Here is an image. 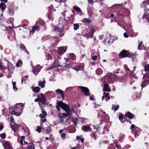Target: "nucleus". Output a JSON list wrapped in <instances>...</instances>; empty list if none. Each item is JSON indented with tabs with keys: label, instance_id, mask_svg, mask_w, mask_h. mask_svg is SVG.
Returning <instances> with one entry per match:
<instances>
[{
	"label": "nucleus",
	"instance_id": "23",
	"mask_svg": "<svg viewBox=\"0 0 149 149\" xmlns=\"http://www.w3.org/2000/svg\"><path fill=\"white\" fill-rule=\"evenodd\" d=\"M20 48L22 50H24L25 52H26V53L28 54H29V52L26 49L25 46L23 44H22L20 45Z\"/></svg>",
	"mask_w": 149,
	"mask_h": 149
},
{
	"label": "nucleus",
	"instance_id": "64",
	"mask_svg": "<svg viewBox=\"0 0 149 149\" xmlns=\"http://www.w3.org/2000/svg\"><path fill=\"white\" fill-rule=\"evenodd\" d=\"M66 134L65 133H63L61 135V137L62 138H63L65 136Z\"/></svg>",
	"mask_w": 149,
	"mask_h": 149
},
{
	"label": "nucleus",
	"instance_id": "25",
	"mask_svg": "<svg viewBox=\"0 0 149 149\" xmlns=\"http://www.w3.org/2000/svg\"><path fill=\"white\" fill-rule=\"evenodd\" d=\"M59 66H60V65L59 63H56L55 62L54 63L52 67H49V69H48V70L51 69L52 68H54L58 67H59Z\"/></svg>",
	"mask_w": 149,
	"mask_h": 149
},
{
	"label": "nucleus",
	"instance_id": "30",
	"mask_svg": "<svg viewBox=\"0 0 149 149\" xmlns=\"http://www.w3.org/2000/svg\"><path fill=\"white\" fill-rule=\"evenodd\" d=\"M21 113L22 112H21L18 113L17 112L14 111H12L11 112V113L12 115H14L17 116H19L21 115Z\"/></svg>",
	"mask_w": 149,
	"mask_h": 149
},
{
	"label": "nucleus",
	"instance_id": "41",
	"mask_svg": "<svg viewBox=\"0 0 149 149\" xmlns=\"http://www.w3.org/2000/svg\"><path fill=\"white\" fill-rule=\"evenodd\" d=\"M119 107V105H117V106L116 107H114V105L113 104L112 105V110H114L115 111L118 110Z\"/></svg>",
	"mask_w": 149,
	"mask_h": 149
},
{
	"label": "nucleus",
	"instance_id": "19",
	"mask_svg": "<svg viewBox=\"0 0 149 149\" xmlns=\"http://www.w3.org/2000/svg\"><path fill=\"white\" fill-rule=\"evenodd\" d=\"M42 123L41 122L40 123V125L41 127H40L39 126H37L36 127L37 128L36 129V130L38 132V133H40L41 132V129H42L44 130V128L42 127Z\"/></svg>",
	"mask_w": 149,
	"mask_h": 149
},
{
	"label": "nucleus",
	"instance_id": "59",
	"mask_svg": "<svg viewBox=\"0 0 149 149\" xmlns=\"http://www.w3.org/2000/svg\"><path fill=\"white\" fill-rule=\"evenodd\" d=\"M94 96L93 95H91L89 97L90 99L91 100H94V98H93Z\"/></svg>",
	"mask_w": 149,
	"mask_h": 149
},
{
	"label": "nucleus",
	"instance_id": "48",
	"mask_svg": "<svg viewBox=\"0 0 149 149\" xmlns=\"http://www.w3.org/2000/svg\"><path fill=\"white\" fill-rule=\"evenodd\" d=\"M28 78V76H25L24 77H23L22 78V80H21V82H22V84H23V81H25Z\"/></svg>",
	"mask_w": 149,
	"mask_h": 149
},
{
	"label": "nucleus",
	"instance_id": "24",
	"mask_svg": "<svg viewBox=\"0 0 149 149\" xmlns=\"http://www.w3.org/2000/svg\"><path fill=\"white\" fill-rule=\"evenodd\" d=\"M6 8V5L5 3H1L0 4V8H1L2 12L5 10Z\"/></svg>",
	"mask_w": 149,
	"mask_h": 149
},
{
	"label": "nucleus",
	"instance_id": "14",
	"mask_svg": "<svg viewBox=\"0 0 149 149\" xmlns=\"http://www.w3.org/2000/svg\"><path fill=\"white\" fill-rule=\"evenodd\" d=\"M110 94L107 93H103V95L102 96V100H103L104 97H106L105 98V100L106 101H107L108 100H109L110 99V97L109 96Z\"/></svg>",
	"mask_w": 149,
	"mask_h": 149
},
{
	"label": "nucleus",
	"instance_id": "4",
	"mask_svg": "<svg viewBox=\"0 0 149 149\" xmlns=\"http://www.w3.org/2000/svg\"><path fill=\"white\" fill-rule=\"evenodd\" d=\"M38 98L39 99V101L42 104H46V99L44 95L42 93L40 95L38 96Z\"/></svg>",
	"mask_w": 149,
	"mask_h": 149
},
{
	"label": "nucleus",
	"instance_id": "56",
	"mask_svg": "<svg viewBox=\"0 0 149 149\" xmlns=\"http://www.w3.org/2000/svg\"><path fill=\"white\" fill-rule=\"evenodd\" d=\"M60 30V28H59V27H56L55 28V31H58V33H59V31Z\"/></svg>",
	"mask_w": 149,
	"mask_h": 149
},
{
	"label": "nucleus",
	"instance_id": "7",
	"mask_svg": "<svg viewBox=\"0 0 149 149\" xmlns=\"http://www.w3.org/2000/svg\"><path fill=\"white\" fill-rule=\"evenodd\" d=\"M129 56L127 51L125 50H123L119 54V58H122L125 57Z\"/></svg>",
	"mask_w": 149,
	"mask_h": 149
},
{
	"label": "nucleus",
	"instance_id": "13",
	"mask_svg": "<svg viewBox=\"0 0 149 149\" xmlns=\"http://www.w3.org/2000/svg\"><path fill=\"white\" fill-rule=\"evenodd\" d=\"M145 71L147 72H148L144 75V77H148V78L149 79V65L147 64L145 65Z\"/></svg>",
	"mask_w": 149,
	"mask_h": 149
},
{
	"label": "nucleus",
	"instance_id": "6",
	"mask_svg": "<svg viewBox=\"0 0 149 149\" xmlns=\"http://www.w3.org/2000/svg\"><path fill=\"white\" fill-rule=\"evenodd\" d=\"M99 114L98 115L102 116V118L103 120H107L108 119V116L105 114L104 112H103L102 110H100L99 111Z\"/></svg>",
	"mask_w": 149,
	"mask_h": 149
},
{
	"label": "nucleus",
	"instance_id": "22",
	"mask_svg": "<svg viewBox=\"0 0 149 149\" xmlns=\"http://www.w3.org/2000/svg\"><path fill=\"white\" fill-rule=\"evenodd\" d=\"M33 91L35 93H38L39 92L40 90V88L38 87H35L34 88L32 87Z\"/></svg>",
	"mask_w": 149,
	"mask_h": 149
},
{
	"label": "nucleus",
	"instance_id": "9",
	"mask_svg": "<svg viewBox=\"0 0 149 149\" xmlns=\"http://www.w3.org/2000/svg\"><path fill=\"white\" fill-rule=\"evenodd\" d=\"M136 68V67L134 66L133 67V71L131 72V82H134L135 80L137 78V76L134 73V69Z\"/></svg>",
	"mask_w": 149,
	"mask_h": 149
},
{
	"label": "nucleus",
	"instance_id": "39",
	"mask_svg": "<svg viewBox=\"0 0 149 149\" xmlns=\"http://www.w3.org/2000/svg\"><path fill=\"white\" fill-rule=\"evenodd\" d=\"M74 9L77 12L80 13L81 12V9L77 7H74Z\"/></svg>",
	"mask_w": 149,
	"mask_h": 149
},
{
	"label": "nucleus",
	"instance_id": "37",
	"mask_svg": "<svg viewBox=\"0 0 149 149\" xmlns=\"http://www.w3.org/2000/svg\"><path fill=\"white\" fill-rule=\"evenodd\" d=\"M13 126L14 127L15 131H14V132H15V130L19 128V125L16 124L15 123H13Z\"/></svg>",
	"mask_w": 149,
	"mask_h": 149
},
{
	"label": "nucleus",
	"instance_id": "43",
	"mask_svg": "<svg viewBox=\"0 0 149 149\" xmlns=\"http://www.w3.org/2000/svg\"><path fill=\"white\" fill-rule=\"evenodd\" d=\"M84 22L86 24H88L91 23V21L90 20L85 18L84 19Z\"/></svg>",
	"mask_w": 149,
	"mask_h": 149
},
{
	"label": "nucleus",
	"instance_id": "17",
	"mask_svg": "<svg viewBox=\"0 0 149 149\" xmlns=\"http://www.w3.org/2000/svg\"><path fill=\"white\" fill-rule=\"evenodd\" d=\"M103 90L104 91H107L109 92L111 91V89L109 88L108 84H104Z\"/></svg>",
	"mask_w": 149,
	"mask_h": 149
},
{
	"label": "nucleus",
	"instance_id": "52",
	"mask_svg": "<svg viewBox=\"0 0 149 149\" xmlns=\"http://www.w3.org/2000/svg\"><path fill=\"white\" fill-rule=\"evenodd\" d=\"M77 119H75L73 120L72 122L73 123H74V124L75 126L77 123Z\"/></svg>",
	"mask_w": 149,
	"mask_h": 149
},
{
	"label": "nucleus",
	"instance_id": "60",
	"mask_svg": "<svg viewBox=\"0 0 149 149\" xmlns=\"http://www.w3.org/2000/svg\"><path fill=\"white\" fill-rule=\"evenodd\" d=\"M73 88L72 87H70L67 88L66 89V91H69L70 90H71Z\"/></svg>",
	"mask_w": 149,
	"mask_h": 149
},
{
	"label": "nucleus",
	"instance_id": "20",
	"mask_svg": "<svg viewBox=\"0 0 149 149\" xmlns=\"http://www.w3.org/2000/svg\"><path fill=\"white\" fill-rule=\"evenodd\" d=\"M45 82L46 81L45 80H43V81H39L38 85L42 88H43L45 86Z\"/></svg>",
	"mask_w": 149,
	"mask_h": 149
},
{
	"label": "nucleus",
	"instance_id": "27",
	"mask_svg": "<svg viewBox=\"0 0 149 149\" xmlns=\"http://www.w3.org/2000/svg\"><path fill=\"white\" fill-rule=\"evenodd\" d=\"M145 18H146V19L149 22V14H144L142 18L143 19H144Z\"/></svg>",
	"mask_w": 149,
	"mask_h": 149
},
{
	"label": "nucleus",
	"instance_id": "12",
	"mask_svg": "<svg viewBox=\"0 0 149 149\" xmlns=\"http://www.w3.org/2000/svg\"><path fill=\"white\" fill-rule=\"evenodd\" d=\"M66 47H59L58 49V51L59 54H63L66 50Z\"/></svg>",
	"mask_w": 149,
	"mask_h": 149
},
{
	"label": "nucleus",
	"instance_id": "1",
	"mask_svg": "<svg viewBox=\"0 0 149 149\" xmlns=\"http://www.w3.org/2000/svg\"><path fill=\"white\" fill-rule=\"evenodd\" d=\"M61 107L62 108L64 109L66 112L68 113V109H69V106L68 105L65 104V103H63L61 101H58L57 102L56 108L58 110L60 111Z\"/></svg>",
	"mask_w": 149,
	"mask_h": 149
},
{
	"label": "nucleus",
	"instance_id": "26",
	"mask_svg": "<svg viewBox=\"0 0 149 149\" xmlns=\"http://www.w3.org/2000/svg\"><path fill=\"white\" fill-rule=\"evenodd\" d=\"M67 114H66L65 113H63V114L64 116L65 117H68V116H69L70 117L71 116V111H70V107H69V109H68V113L66 112Z\"/></svg>",
	"mask_w": 149,
	"mask_h": 149
},
{
	"label": "nucleus",
	"instance_id": "47",
	"mask_svg": "<svg viewBox=\"0 0 149 149\" xmlns=\"http://www.w3.org/2000/svg\"><path fill=\"white\" fill-rule=\"evenodd\" d=\"M22 61L20 60H19L16 63V66L17 67H19L22 64Z\"/></svg>",
	"mask_w": 149,
	"mask_h": 149
},
{
	"label": "nucleus",
	"instance_id": "57",
	"mask_svg": "<svg viewBox=\"0 0 149 149\" xmlns=\"http://www.w3.org/2000/svg\"><path fill=\"white\" fill-rule=\"evenodd\" d=\"M62 65L63 66L66 67L67 68H68L69 67V65L68 64L65 63H63Z\"/></svg>",
	"mask_w": 149,
	"mask_h": 149
},
{
	"label": "nucleus",
	"instance_id": "31",
	"mask_svg": "<svg viewBox=\"0 0 149 149\" xmlns=\"http://www.w3.org/2000/svg\"><path fill=\"white\" fill-rule=\"evenodd\" d=\"M0 69H1L4 70L7 69L8 68L7 66H4L2 65V62L0 61Z\"/></svg>",
	"mask_w": 149,
	"mask_h": 149
},
{
	"label": "nucleus",
	"instance_id": "11",
	"mask_svg": "<svg viewBox=\"0 0 149 149\" xmlns=\"http://www.w3.org/2000/svg\"><path fill=\"white\" fill-rule=\"evenodd\" d=\"M143 78L145 80L141 84V86L142 88L146 86L147 85V84L149 82V79H148V77H143Z\"/></svg>",
	"mask_w": 149,
	"mask_h": 149
},
{
	"label": "nucleus",
	"instance_id": "36",
	"mask_svg": "<svg viewBox=\"0 0 149 149\" xmlns=\"http://www.w3.org/2000/svg\"><path fill=\"white\" fill-rule=\"evenodd\" d=\"M69 57L70 59L73 60L76 58L75 55L73 53H71L69 54Z\"/></svg>",
	"mask_w": 149,
	"mask_h": 149
},
{
	"label": "nucleus",
	"instance_id": "33",
	"mask_svg": "<svg viewBox=\"0 0 149 149\" xmlns=\"http://www.w3.org/2000/svg\"><path fill=\"white\" fill-rule=\"evenodd\" d=\"M95 31V30L93 28L91 30L89 33V35L90 36V37L92 38L93 35V33Z\"/></svg>",
	"mask_w": 149,
	"mask_h": 149
},
{
	"label": "nucleus",
	"instance_id": "34",
	"mask_svg": "<svg viewBox=\"0 0 149 149\" xmlns=\"http://www.w3.org/2000/svg\"><path fill=\"white\" fill-rule=\"evenodd\" d=\"M13 123H14V122L13 119V118H10V125L11 126L12 130L13 131H15V130L14 129V127L13 126Z\"/></svg>",
	"mask_w": 149,
	"mask_h": 149
},
{
	"label": "nucleus",
	"instance_id": "15",
	"mask_svg": "<svg viewBox=\"0 0 149 149\" xmlns=\"http://www.w3.org/2000/svg\"><path fill=\"white\" fill-rule=\"evenodd\" d=\"M24 105L21 103L17 104H16L15 108V110L16 111H18V110H17V108H19L20 109H23V108L24 107Z\"/></svg>",
	"mask_w": 149,
	"mask_h": 149
},
{
	"label": "nucleus",
	"instance_id": "51",
	"mask_svg": "<svg viewBox=\"0 0 149 149\" xmlns=\"http://www.w3.org/2000/svg\"><path fill=\"white\" fill-rule=\"evenodd\" d=\"M124 67L125 69V71H127L129 70L127 67V65H124Z\"/></svg>",
	"mask_w": 149,
	"mask_h": 149
},
{
	"label": "nucleus",
	"instance_id": "62",
	"mask_svg": "<svg viewBox=\"0 0 149 149\" xmlns=\"http://www.w3.org/2000/svg\"><path fill=\"white\" fill-rule=\"evenodd\" d=\"M47 56H48V58H47L48 60H49L50 59H52L50 55L48 54Z\"/></svg>",
	"mask_w": 149,
	"mask_h": 149
},
{
	"label": "nucleus",
	"instance_id": "10",
	"mask_svg": "<svg viewBox=\"0 0 149 149\" xmlns=\"http://www.w3.org/2000/svg\"><path fill=\"white\" fill-rule=\"evenodd\" d=\"M81 130L84 132H87L91 131V128L88 125L83 126L81 127Z\"/></svg>",
	"mask_w": 149,
	"mask_h": 149
},
{
	"label": "nucleus",
	"instance_id": "38",
	"mask_svg": "<svg viewBox=\"0 0 149 149\" xmlns=\"http://www.w3.org/2000/svg\"><path fill=\"white\" fill-rule=\"evenodd\" d=\"M52 42L55 45H56L58 43V39L57 38H55L54 39L52 40Z\"/></svg>",
	"mask_w": 149,
	"mask_h": 149
},
{
	"label": "nucleus",
	"instance_id": "3",
	"mask_svg": "<svg viewBox=\"0 0 149 149\" xmlns=\"http://www.w3.org/2000/svg\"><path fill=\"white\" fill-rule=\"evenodd\" d=\"M42 67L39 65H36L32 70V72L35 75H37L40 71Z\"/></svg>",
	"mask_w": 149,
	"mask_h": 149
},
{
	"label": "nucleus",
	"instance_id": "58",
	"mask_svg": "<svg viewBox=\"0 0 149 149\" xmlns=\"http://www.w3.org/2000/svg\"><path fill=\"white\" fill-rule=\"evenodd\" d=\"M97 57V56H93L92 57V59L94 61H95L96 60Z\"/></svg>",
	"mask_w": 149,
	"mask_h": 149
},
{
	"label": "nucleus",
	"instance_id": "21",
	"mask_svg": "<svg viewBox=\"0 0 149 149\" xmlns=\"http://www.w3.org/2000/svg\"><path fill=\"white\" fill-rule=\"evenodd\" d=\"M126 114V116L130 119H132L134 117L133 114L130 112H128Z\"/></svg>",
	"mask_w": 149,
	"mask_h": 149
},
{
	"label": "nucleus",
	"instance_id": "18",
	"mask_svg": "<svg viewBox=\"0 0 149 149\" xmlns=\"http://www.w3.org/2000/svg\"><path fill=\"white\" fill-rule=\"evenodd\" d=\"M3 147L6 149H10L11 146L10 144L8 143V142L7 141L5 142L3 144Z\"/></svg>",
	"mask_w": 149,
	"mask_h": 149
},
{
	"label": "nucleus",
	"instance_id": "63",
	"mask_svg": "<svg viewBox=\"0 0 149 149\" xmlns=\"http://www.w3.org/2000/svg\"><path fill=\"white\" fill-rule=\"evenodd\" d=\"M116 147L117 148H118V149H120V147L119 145H118V144H116Z\"/></svg>",
	"mask_w": 149,
	"mask_h": 149
},
{
	"label": "nucleus",
	"instance_id": "55",
	"mask_svg": "<svg viewBox=\"0 0 149 149\" xmlns=\"http://www.w3.org/2000/svg\"><path fill=\"white\" fill-rule=\"evenodd\" d=\"M63 116H59V119H60V121L61 122H63Z\"/></svg>",
	"mask_w": 149,
	"mask_h": 149
},
{
	"label": "nucleus",
	"instance_id": "46",
	"mask_svg": "<svg viewBox=\"0 0 149 149\" xmlns=\"http://www.w3.org/2000/svg\"><path fill=\"white\" fill-rule=\"evenodd\" d=\"M78 68L80 70H83L84 68V65H79L78 66Z\"/></svg>",
	"mask_w": 149,
	"mask_h": 149
},
{
	"label": "nucleus",
	"instance_id": "61",
	"mask_svg": "<svg viewBox=\"0 0 149 149\" xmlns=\"http://www.w3.org/2000/svg\"><path fill=\"white\" fill-rule=\"evenodd\" d=\"M124 36L126 38H127L129 37V36L127 35L126 33H124Z\"/></svg>",
	"mask_w": 149,
	"mask_h": 149
},
{
	"label": "nucleus",
	"instance_id": "28",
	"mask_svg": "<svg viewBox=\"0 0 149 149\" xmlns=\"http://www.w3.org/2000/svg\"><path fill=\"white\" fill-rule=\"evenodd\" d=\"M96 73L98 75L101 74L102 73V69L100 68H98L97 69L96 71Z\"/></svg>",
	"mask_w": 149,
	"mask_h": 149
},
{
	"label": "nucleus",
	"instance_id": "35",
	"mask_svg": "<svg viewBox=\"0 0 149 149\" xmlns=\"http://www.w3.org/2000/svg\"><path fill=\"white\" fill-rule=\"evenodd\" d=\"M91 136L92 138H93L94 140H96L97 135H96V133L95 132H92Z\"/></svg>",
	"mask_w": 149,
	"mask_h": 149
},
{
	"label": "nucleus",
	"instance_id": "16",
	"mask_svg": "<svg viewBox=\"0 0 149 149\" xmlns=\"http://www.w3.org/2000/svg\"><path fill=\"white\" fill-rule=\"evenodd\" d=\"M42 113L40 114V116L41 118H45L47 116V113L44 109L42 108Z\"/></svg>",
	"mask_w": 149,
	"mask_h": 149
},
{
	"label": "nucleus",
	"instance_id": "42",
	"mask_svg": "<svg viewBox=\"0 0 149 149\" xmlns=\"http://www.w3.org/2000/svg\"><path fill=\"white\" fill-rule=\"evenodd\" d=\"M74 30H77L79 28V25L78 24H74Z\"/></svg>",
	"mask_w": 149,
	"mask_h": 149
},
{
	"label": "nucleus",
	"instance_id": "5",
	"mask_svg": "<svg viewBox=\"0 0 149 149\" xmlns=\"http://www.w3.org/2000/svg\"><path fill=\"white\" fill-rule=\"evenodd\" d=\"M107 76L108 82L109 83H113V80L115 79L116 76L110 73L108 74Z\"/></svg>",
	"mask_w": 149,
	"mask_h": 149
},
{
	"label": "nucleus",
	"instance_id": "32",
	"mask_svg": "<svg viewBox=\"0 0 149 149\" xmlns=\"http://www.w3.org/2000/svg\"><path fill=\"white\" fill-rule=\"evenodd\" d=\"M8 14L10 16H13L14 13V10L12 9H9L8 10Z\"/></svg>",
	"mask_w": 149,
	"mask_h": 149
},
{
	"label": "nucleus",
	"instance_id": "53",
	"mask_svg": "<svg viewBox=\"0 0 149 149\" xmlns=\"http://www.w3.org/2000/svg\"><path fill=\"white\" fill-rule=\"evenodd\" d=\"M124 117V116H123L122 115H119V119L120 120L121 122H122L121 120L123 119V118Z\"/></svg>",
	"mask_w": 149,
	"mask_h": 149
},
{
	"label": "nucleus",
	"instance_id": "49",
	"mask_svg": "<svg viewBox=\"0 0 149 149\" xmlns=\"http://www.w3.org/2000/svg\"><path fill=\"white\" fill-rule=\"evenodd\" d=\"M0 137L2 139H4L6 137V135L5 134L3 133L0 134Z\"/></svg>",
	"mask_w": 149,
	"mask_h": 149
},
{
	"label": "nucleus",
	"instance_id": "45",
	"mask_svg": "<svg viewBox=\"0 0 149 149\" xmlns=\"http://www.w3.org/2000/svg\"><path fill=\"white\" fill-rule=\"evenodd\" d=\"M143 46V45L142 43V42H140L138 45V49H141V47Z\"/></svg>",
	"mask_w": 149,
	"mask_h": 149
},
{
	"label": "nucleus",
	"instance_id": "40",
	"mask_svg": "<svg viewBox=\"0 0 149 149\" xmlns=\"http://www.w3.org/2000/svg\"><path fill=\"white\" fill-rule=\"evenodd\" d=\"M46 132L47 133L49 134V132H50L52 130L51 129V126H48L46 128Z\"/></svg>",
	"mask_w": 149,
	"mask_h": 149
},
{
	"label": "nucleus",
	"instance_id": "54",
	"mask_svg": "<svg viewBox=\"0 0 149 149\" xmlns=\"http://www.w3.org/2000/svg\"><path fill=\"white\" fill-rule=\"evenodd\" d=\"M28 149H35V147L34 146H29L27 147Z\"/></svg>",
	"mask_w": 149,
	"mask_h": 149
},
{
	"label": "nucleus",
	"instance_id": "50",
	"mask_svg": "<svg viewBox=\"0 0 149 149\" xmlns=\"http://www.w3.org/2000/svg\"><path fill=\"white\" fill-rule=\"evenodd\" d=\"M127 31L129 32L131 34L132 33H133V30L131 27L129 28V29Z\"/></svg>",
	"mask_w": 149,
	"mask_h": 149
},
{
	"label": "nucleus",
	"instance_id": "8",
	"mask_svg": "<svg viewBox=\"0 0 149 149\" xmlns=\"http://www.w3.org/2000/svg\"><path fill=\"white\" fill-rule=\"evenodd\" d=\"M67 21L65 20L64 17H61L59 20V25H61L63 26L67 25Z\"/></svg>",
	"mask_w": 149,
	"mask_h": 149
},
{
	"label": "nucleus",
	"instance_id": "44",
	"mask_svg": "<svg viewBox=\"0 0 149 149\" xmlns=\"http://www.w3.org/2000/svg\"><path fill=\"white\" fill-rule=\"evenodd\" d=\"M55 92H58L61 95H63V93H64V92L60 89H58L57 90H55Z\"/></svg>",
	"mask_w": 149,
	"mask_h": 149
},
{
	"label": "nucleus",
	"instance_id": "29",
	"mask_svg": "<svg viewBox=\"0 0 149 149\" xmlns=\"http://www.w3.org/2000/svg\"><path fill=\"white\" fill-rule=\"evenodd\" d=\"M38 26H35L33 27H32V29L31 31V32L33 33L35 31L37 30L38 31H39V29H38Z\"/></svg>",
	"mask_w": 149,
	"mask_h": 149
},
{
	"label": "nucleus",
	"instance_id": "2",
	"mask_svg": "<svg viewBox=\"0 0 149 149\" xmlns=\"http://www.w3.org/2000/svg\"><path fill=\"white\" fill-rule=\"evenodd\" d=\"M78 88H80L81 90V92L84 93L85 95L89 96L90 95V93L89 91V89L87 87L79 86Z\"/></svg>",
	"mask_w": 149,
	"mask_h": 149
}]
</instances>
